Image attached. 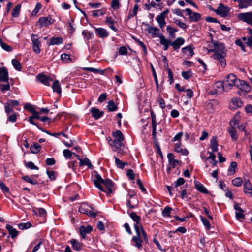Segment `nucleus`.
<instances>
[{
    "mask_svg": "<svg viewBox=\"0 0 252 252\" xmlns=\"http://www.w3.org/2000/svg\"><path fill=\"white\" fill-rule=\"evenodd\" d=\"M0 45L1 48L7 52H11L12 51V48L6 43L3 42L2 39L0 38Z\"/></svg>",
    "mask_w": 252,
    "mask_h": 252,
    "instance_id": "43",
    "label": "nucleus"
},
{
    "mask_svg": "<svg viewBox=\"0 0 252 252\" xmlns=\"http://www.w3.org/2000/svg\"><path fill=\"white\" fill-rule=\"evenodd\" d=\"M115 164L117 167L123 169L125 167V165H127V163L122 162L121 160H120L117 157H115Z\"/></svg>",
    "mask_w": 252,
    "mask_h": 252,
    "instance_id": "45",
    "label": "nucleus"
},
{
    "mask_svg": "<svg viewBox=\"0 0 252 252\" xmlns=\"http://www.w3.org/2000/svg\"><path fill=\"white\" fill-rule=\"evenodd\" d=\"M31 40L33 51L36 54H39L41 51L40 48L41 46V43L39 40L38 35L32 34L31 35Z\"/></svg>",
    "mask_w": 252,
    "mask_h": 252,
    "instance_id": "6",
    "label": "nucleus"
},
{
    "mask_svg": "<svg viewBox=\"0 0 252 252\" xmlns=\"http://www.w3.org/2000/svg\"><path fill=\"white\" fill-rule=\"evenodd\" d=\"M36 78L41 83L44 85L49 86L50 82L52 81V79L49 76H47L43 73H39L36 76Z\"/></svg>",
    "mask_w": 252,
    "mask_h": 252,
    "instance_id": "10",
    "label": "nucleus"
},
{
    "mask_svg": "<svg viewBox=\"0 0 252 252\" xmlns=\"http://www.w3.org/2000/svg\"><path fill=\"white\" fill-rule=\"evenodd\" d=\"M150 67H151V70H152V74H153V77H154V81H155V83H156L157 90V91H158V89H159V84H158V77H157V75L155 69V68H154V66H153V64L152 63H150Z\"/></svg>",
    "mask_w": 252,
    "mask_h": 252,
    "instance_id": "36",
    "label": "nucleus"
},
{
    "mask_svg": "<svg viewBox=\"0 0 252 252\" xmlns=\"http://www.w3.org/2000/svg\"><path fill=\"white\" fill-rule=\"evenodd\" d=\"M11 113H12L11 114H10L9 115H8L7 121L12 122V123L15 122L17 120L16 115L14 112Z\"/></svg>",
    "mask_w": 252,
    "mask_h": 252,
    "instance_id": "60",
    "label": "nucleus"
},
{
    "mask_svg": "<svg viewBox=\"0 0 252 252\" xmlns=\"http://www.w3.org/2000/svg\"><path fill=\"white\" fill-rule=\"evenodd\" d=\"M237 17L239 20L245 22L252 27V12L239 13Z\"/></svg>",
    "mask_w": 252,
    "mask_h": 252,
    "instance_id": "7",
    "label": "nucleus"
},
{
    "mask_svg": "<svg viewBox=\"0 0 252 252\" xmlns=\"http://www.w3.org/2000/svg\"><path fill=\"white\" fill-rule=\"evenodd\" d=\"M12 65L14 66V67L17 70L20 71L21 69V65L20 64V63L16 59H13L12 60Z\"/></svg>",
    "mask_w": 252,
    "mask_h": 252,
    "instance_id": "50",
    "label": "nucleus"
},
{
    "mask_svg": "<svg viewBox=\"0 0 252 252\" xmlns=\"http://www.w3.org/2000/svg\"><path fill=\"white\" fill-rule=\"evenodd\" d=\"M72 248L75 251H80L81 249V244L78 242L76 239H72L70 241Z\"/></svg>",
    "mask_w": 252,
    "mask_h": 252,
    "instance_id": "30",
    "label": "nucleus"
},
{
    "mask_svg": "<svg viewBox=\"0 0 252 252\" xmlns=\"http://www.w3.org/2000/svg\"><path fill=\"white\" fill-rule=\"evenodd\" d=\"M21 6L20 4L17 5L12 11V15L14 17H17L20 11Z\"/></svg>",
    "mask_w": 252,
    "mask_h": 252,
    "instance_id": "44",
    "label": "nucleus"
},
{
    "mask_svg": "<svg viewBox=\"0 0 252 252\" xmlns=\"http://www.w3.org/2000/svg\"><path fill=\"white\" fill-rule=\"evenodd\" d=\"M55 22V19H52L50 16L47 17H41L38 20L40 27H47Z\"/></svg>",
    "mask_w": 252,
    "mask_h": 252,
    "instance_id": "8",
    "label": "nucleus"
},
{
    "mask_svg": "<svg viewBox=\"0 0 252 252\" xmlns=\"http://www.w3.org/2000/svg\"><path fill=\"white\" fill-rule=\"evenodd\" d=\"M90 112L92 114V117L96 120L99 119L104 114L103 111H100L98 108L95 107H92Z\"/></svg>",
    "mask_w": 252,
    "mask_h": 252,
    "instance_id": "18",
    "label": "nucleus"
},
{
    "mask_svg": "<svg viewBox=\"0 0 252 252\" xmlns=\"http://www.w3.org/2000/svg\"><path fill=\"white\" fill-rule=\"evenodd\" d=\"M194 185L195 188L198 191L205 194H207L208 193L207 189L203 185V184L199 181L195 180L194 181Z\"/></svg>",
    "mask_w": 252,
    "mask_h": 252,
    "instance_id": "21",
    "label": "nucleus"
},
{
    "mask_svg": "<svg viewBox=\"0 0 252 252\" xmlns=\"http://www.w3.org/2000/svg\"><path fill=\"white\" fill-rule=\"evenodd\" d=\"M185 43V40L183 38L180 37H178L174 41H171V46H172L173 48L175 50H178L181 46L183 45Z\"/></svg>",
    "mask_w": 252,
    "mask_h": 252,
    "instance_id": "14",
    "label": "nucleus"
},
{
    "mask_svg": "<svg viewBox=\"0 0 252 252\" xmlns=\"http://www.w3.org/2000/svg\"><path fill=\"white\" fill-rule=\"evenodd\" d=\"M216 13L222 17H225L228 13V8L225 7L223 4L220 3L218 8L215 10Z\"/></svg>",
    "mask_w": 252,
    "mask_h": 252,
    "instance_id": "13",
    "label": "nucleus"
},
{
    "mask_svg": "<svg viewBox=\"0 0 252 252\" xmlns=\"http://www.w3.org/2000/svg\"><path fill=\"white\" fill-rule=\"evenodd\" d=\"M120 0H112L111 7L115 10H117L120 8V3L119 2Z\"/></svg>",
    "mask_w": 252,
    "mask_h": 252,
    "instance_id": "56",
    "label": "nucleus"
},
{
    "mask_svg": "<svg viewBox=\"0 0 252 252\" xmlns=\"http://www.w3.org/2000/svg\"><path fill=\"white\" fill-rule=\"evenodd\" d=\"M92 230L93 228L90 225H87L86 227L82 225L79 228L80 235L83 239H85L86 238V234L90 233Z\"/></svg>",
    "mask_w": 252,
    "mask_h": 252,
    "instance_id": "11",
    "label": "nucleus"
},
{
    "mask_svg": "<svg viewBox=\"0 0 252 252\" xmlns=\"http://www.w3.org/2000/svg\"><path fill=\"white\" fill-rule=\"evenodd\" d=\"M231 103L234 105L233 107V108L234 109H236L243 106V102L240 98H232L231 100Z\"/></svg>",
    "mask_w": 252,
    "mask_h": 252,
    "instance_id": "32",
    "label": "nucleus"
},
{
    "mask_svg": "<svg viewBox=\"0 0 252 252\" xmlns=\"http://www.w3.org/2000/svg\"><path fill=\"white\" fill-rule=\"evenodd\" d=\"M249 191H252V185L249 180H247L244 183L243 191L245 193H247Z\"/></svg>",
    "mask_w": 252,
    "mask_h": 252,
    "instance_id": "34",
    "label": "nucleus"
},
{
    "mask_svg": "<svg viewBox=\"0 0 252 252\" xmlns=\"http://www.w3.org/2000/svg\"><path fill=\"white\" fill-rule=\"evenodd\" d=\"M41 148V146L40 145L37 143H35L31 147L30 149L32 153L37 154L40 151Z\"/></svg>",
    "mask_w": 252,
    "mask_h": 252,
    "instance_id": "38",
    "label": "nucleus"
},
{
    "mask_svg": "<svg viewBox=\"0 0 252 252\" xmlns=\"http://www.w3.org/2000/svg\"><path fill=\"white\" fill-rule=\"evenodd\" d=\"M134 228L136 233L135 236L141 237V234L142 230H143V228L141 224H134Z\"/></svg>",
    "mask_w": 252,
    "mask_h": 252,
    "instance_id": "39",
    "label": "nucleus"
},
{
    "mask_svg": "<svg viewBox=\"0 0 252 252\" xmlns=\"http://www.w3.org/2000/svg\"><path fill=\"white\" fill-rule=\"evenodd\" d=\"M109 111L113 112L117 110V105L115 103L113 100H110L108 102L107 106Z\"/></svg>",
    "mask_w": 252,
    "mask_h": 252,
    "instance_id": "37",
    "label": "nucleus"
},
{
    "mask_svg": "<svg viewBox=\"0 0 252 252\" xmlns=\"http://www.w3.org/2000/svg\"><path fill=\"white\" fill-rule=\"evenodd\" d=\"M187 14L189 16V22H197L201 19V15L199 13L193 12L190 8H186L185 10Z\"/></svg>",
    "mask_w": 252,
    "mask_h": 252,
    "instance_id": "9",
    "label": "nucleus"
},
{
    "mask_svg": "<svg viewBox=\"0 0 252 252\" xmlns=\"http://www.w3.org/2000/svg\"><path fill=\"white\" fill-rule=\"evenodd\" d=\"M82 35H83L85 39L86 40H89L91 39L93 37V33L89 32L88 30H84L82 32Z\"/></svg>",
    "mask_w": 252,
    "mask_h": 252,
    "instance_id": "49",
    "label": "nucleus"
},
{
    "mask_svg": "<svg viewBox=\"0 0 252 252\" xmlns=\"http://www.w3.org/2000/svg\"><path fill=\"white\" fill-rule=\"evenodd\" d=\"M78 159L80 161L79 165L80 166L87 165L90 169H92L93 168V166L92 165L90 160L88 158H85L84 159L78 158Z\"/></svg>",
    "mask_w": 252,
    "mask_h": 252,
    "instance_id": "24",
    "label": "nucleus"
},
{
    "mask_svg": "<svg viewBox=\"0 0 252 252\" xmlns=\"http://www.w3.org/2000/svg\"><path fill=\"white\" fill-rule=\"evenodd\" d=\"M24 109H27L30 112L32 113V116L29 117V122L35 126H37V124L33 121V118H38L39 113L37 112L31 103H27L24 106Z\"/></svg>",
    "mask_w": 252,
    "mask_h": 252,
    "instance_id": "5",
    "label": "nucleus"
},
{
    "mask_svg": "<svg viewBox=\"0 0 252 252\" xmlns=\"http://www.w3.org/2000/svg\"><path fill=\"white\" fill-rule=\"evenodd\" d=\"M129 216L130 218L135 222V224H141V218L140 216H138L135 212H131Z\"/></svg>",
    "mask_w": 252,
    "mask_h": 252,
    "instance_id": "35",
    "label": "nucleus"
},
{
    "mask_svg": "<svg viewBox=\"0 0 252 252\" xmlns=\"http://www.w3.org/2000/svg\"><path fill=\"white\" fill-rule=\"evenodd\" d=\"M242 183L243 181L240 177L236 178L232 181V184L236 187H239L241 186Z\"/></svg>",
    "mask_w": 252,
    "mask_h": 252,
    "instance_id": "52",
    "label": "nucleus"
},
{
    "mask_svg": "<svg viewBox=\"0 0 252 252\" xmlns=\"http://www.w3.org/2000/svg\"><path fill=\"white\" fill-rule=\"evenodd\" d=\"M6 228L12 239L16 238L18 236L19 233L18 231L14 228L12 226L7 224L6 226Z\"/></svg>",
    "mask_w": 252,
    "mask_h": 252,
    "instance_id": "22",
    "label": "nucleus"
},
{
    "mask_svg": "<svg viewBox=\"0 0 252 252\" xmlns=\"http://www.w3.org/2000/svg\"><path fill=\"white\" fill-rule=\"evenodd\" d=\"M252 0H238L239 8H245L251 4Z\"/></svg>",
    "mask_w": 252,
    "mask_h": 252,
    "instance_id": "25",
    "label": "nucleus"
},
{
    "mask_svg": "<svg viewBox=\"0 0 252 252\" xmlns=\"http://www.w3.org/2000/svg\"><path fill=\"white\" fill-rule=\"evenodd\" d=\"M132 241L135 243L133 245L135 247L138 249H141L142 247V242L143 240L141 239V237L133 236L132 238Z\"/></svg>",
    "mask_w": 252,
    "mask_h": 252,
    "instance_id": "27",
    "label": "nucleus"
},
{
    "mask_svg": "<svg viewBox=\"0 0 252 252\" xmlns=\"http://www.w3.org/2000/svg\"><path fill=\"white\" fill-rule=\"evenodd\" d=\"M240 82V80L237 78L234 74H229L227 76L226 80L223 83H219V84L222 87V90L228 91L233 86H236L238 83Z\"/></svg>",
    "mask_w": 252,
    "mask_h": 252,
    "instance_id": "4",
    "label": "nucleus"
},
{
    "mask_svg": "<svg viewBox=\"0 0 252 252\" xmlns=\"http://www.w3.org/2000/svg\"><path fill=\"white\" fill-rule=\"evenodd\" d=\"M185 182V180L183 178L180 177L177 179L175 183V187L177 188L178 187L183 185Z\"/></svg>",
    "mask_w": 252,
    "mask_h": 252,
    "instance_id": "62",
    "label": "nucleus"
},
{
    "mask_svg": "<svg viewBox=\"0 0 252 252\" xmlns=\"http://www.w3.org/2000/svg\"><path fill=\"white\" fill-rule=\"evenodd\" d=\"M22 179L27 182H28L32 185H36L38 184L37 181L32 180L28 176H25L22 177Z\"/></svg>",
    "mask_w": 252,
    "mask_h": 252,
    "instance_id": "61",
    "label": "nucleus"
},
{
    "mask_svg": "<svg viewBox=\"0 0 252 252\" xmlns=\"http://www.w3.org/2000/svg\"><path fill=\"white\" fill-rule=\"evenodd\" d=\"M234 208L236 210L235 216L238 220L244 219L245 215L243 214L244 210L239 206L238 203H235L234 205Z\"/></svg>",
    "mask_w": 252,
    "mask_h": 252,
    "instance_id": "17",
    "label": "nucleus"
},
{
    "mask_svg": "<svg viewBox=\"0 0 252 252\" xmlns=\"http://www.w3.org/2000/svg\"><path fill=\"white\" fill-rule=\"evenodd\" d=\"M218 144L216 137H213L210 140V148L212 152H217L218 150Z\"/></svg>",
    "mask_w": 252,
    "mask_h": 252,
    "instance_id": "29",
    "label": "nucleus"
},
{
    "mask_svg": "<svg viewBox=\"0 0 252 252\" xmlns=\"http://www.w3.org/2000/svg\"><path fill=\"white\" fill-rule=\"evenodd\" d=\"M94 177V183L96 188L108 194L113 192L115 190V184L110 179L104 180L97 173L95 174Z\"/></svg>",
    "mask_w": 252,
    "mask_h": 252,
    "instance_id": "2",
    "label": "nucleus"
},
{
    "mask_svg": "<svg viewBox=\"0 0 252 252\" xmlns=\"http://www.w3.org/2000/svg\"><path fill=\"white\" fill-rule=\"evenodd\" d=\"M112 136L114 138V140L110 137L107 138L108 144L112 147L113 151H117L118 153L122 154L121 148L123 146L122 142L124 139L123 133L120 130H117L112 133Z\"/></svg>",
    "mask_w": 252,
    "mask_h": 252,
    "instance_id": "3",
    "label": "nucleus"
},
{
    "mask_svg": "<svg viewBox=\"0 0 252 252\" xmlns=\"http://www.w3.org/2000/svg\"><path fill=\"white\" fill-rule=\"evenodd\" d=\"M32 224L30 222L20 223L18 224V228L21 230L27 229L31 227Z\"/></svg>",
    "mask_w": 252,
    "mask_h": 252,
    "instance_id": "47",
    "label": "nucleus"
},
{
    "mask_svg": "<svg viewBox=\"0 0 252 252\" xmlns=\"http://www.w3.org/2000/svg\"><path fill=\"white\" fill-rule=\"evenodd\" d=\"M182 50L184 54H187L188 53L190 57H192L194 54L193 50L190 46L184 47Z\"/></svg>",
    "mask_w": 252,
    "mask_h": 252,
    "instance_id": "40",
    "label": "nucleus"
},
{
    "mask_svg": "<svg viewBox=\"0 0 252 252\" xmlns=\"http://www.w3.org/2000/svg\"><path fill=\"white\" fill-rule=\"evenodd\" d=\"M200 219L203 225L207 228V230H209L211 226L210 223L208 220L202 216H200Z\"/></svg>",
    "mask_w": 252,
    "mask_h": 252,
    "instance_id": "53",
    "label": "nucleus"
},
{
    "mask_svg": "<svg viewBox=\"0 0 252 252\" xmlns=\"http://www.w3.org/2000/svg\"><path fill=\"white\" fill-rule=\"evenodd\" d=\"M147 31L149 34H151L153 37H158L159 38L160 30L156 27H152L148 25Z\"/></svg>",
    "mask_w": 252,
    "mask_h": 252,
    "instance_id": "12",
    "label": "nucleus"
},
{
    "mask_svg": "<svg viewBox=\"0 0 252 252\" xmlns=\"http://www.w3.org/2000/svg\"><path fill=\"white\" fill-rule=\"evenodd\" d=\"M174 23L176 25H177L179 27L183 29H186L187 27L186 24L184 22H181L180 20L174 19Z\"/></svg>",
    "mask_w": 252,
    "mask_h": 252,
    "instance_id": "59",
    "label": "nucleus"
},
{
    "mask_svg": "<svg viewBox=\"0 0 252 252\" xmlns=\"http://www.w3.org/2000/svg\"><path fill=\"white\" fill-rule=\"evenodd\" d=\"M89 210V206L86 204H83L79 208V212L81 213L88 215Z\"/></svg>",
    "mask_w": 252,
    "mask_h": 252,
    "instance_id": "41",
    "label": "nucleus"
},
{
    "mask_svg": "<svg viewBox=\"0 0 252 252\" xmlns=\"http://www.w3.org/2000/svg\"><path fill=\"white\" fill-rule=\"evenodd\" d=\"M105 23L108 25L109 28L112 29L113 31L116 32L117 31V29L113 26V24L114 23V21L111 17H107L106 18V20L105 21Z\"/></svg>",
    "mask_w": 252,
    "mask_h": 252,
    "instance_id": "28",
    "label": "nucleus"
},
{
    "mask_svg": "<svg viewBox=\"0 0 252 252\" xmlns=\"http://www.w3.org/2000/svg\"><path fill=\"white\" fill-rule=\"evenodd\" d=\"M236 87L246 92H249L251 90L250 85L244 80H240V82L238 83Z\"/></svg>",
    "mask_w": 252,
    "mask_h": 252,
    "instance_id": "19",
    "label": "nucleus"
},
{
    "mask_svg": "<svg viewBox=\"0 0 252 252\" xmlns=\"http://www.w3.org/2000/svg\"><path fill=\"white\" fill-rule=\"evenodd\" d=\"M192 72L191 70L187 71H182V76L186 80H188L192 76Z\"/></svg>",
    "mask_w": 252,
    "mask_h": 252,
    "instance_id": "51",
    "label": "nucleus"
},
{
    "mask_svg": "<svg viewBox=\"0 0 252 252\" xmlns=\"http://www.w3.org/2000/svg\"><path fill=\"white\" fill-rule=\"evenodd\" d=\"M8 72L5 67H0V81L8 82Z\"/></svg>",
    "mask_w": 252,
    "mask_h": 252,
    "instance_id": "15",
    "label": "nucleus"
},
{
    "mask_svg": "<svg viewBox=\"0 0 252 252\" xmlns=\"http://www.w3.org/2000/svg\"><path fill=\"white\" fill-rule=\"evenodd\" d=\"M95 32L98 37L104 38L109 36V33L107 30L103 28H95Z\"/></svg>",
    "mask_w": 252,
    "mask_h": 252,
    "instance_id": "16",
    "label": "nucleus"
},
{
    "mask_svg": "<svg viewBox=\"0 0 252 252\" xmlns=\"http://www.w3.org/2000/svg\"><path fill=\"white\" fill-rule=\"evenodd\" d=\"M228 131L233 141H237L238 138V135L235 127H229Z\"/></svg>",
    "mask_w": 252,
    "mask_h": 252,
    "instance_id": "23",
    "label": "nucleus"
},
{
    "mask_svg": "<svg viewBox=\"0 0 252 252\" xmlns=\"http://www.w3.org/2000/svg\"><path fill=\"white\" fill-rule=\"evenodd\" d=\"M174 28L171 26L168 25L166 28L167 32L169 33L170 37L174 38L175 37V34L174 32Z\"/></svg>",
    "mask_w": 252,
    "mask_h": 252,
    "instance_id": "55",
    "label": "nucleus"
},
{
    "mask_svg": "<svg viewBox=\"0 0 252 252\" xmlns=\"http://www.w3.org/2000/svg\"><path fill=\"white\" fill-rule=\"evenodd\" d=\"M46 173L51 180H55L57 175L56 172L53 170L49 171L47 170Z\"/></svg>",
    "mask_w": 252,
    "mask_h": 252,
    "instance_id": "48",
    "label": "nucleus"
},
{
    "mask_svg": "<svg viewBox=\"0 0 252 252\" xmlns=\"http://www.w3.org/2000/svg\"><path fill=\"white\" fill-rule=\"evenodd\" d=\"M52 88L54 92L60 94L62 92L61 87L58 80H55L54 81Z\"/></svg>",
    "mask_w": 252,
    "mask_h": 252,
    "instance_id": "33",
    "label": "nucleus"
},
{
    "mask_svg": "<svg viewBox=\"0 0 252 252\" xmlns=\"http://www.w3.org/2000/svg\"><path fill=\"white\" fill-rule=\"evenodd\" d=\"M63 38L61 37H53L51 38L48 45H59L63 43Z\"/></svg>",
    "mask_w": 252,
    "mask_h": 252,
    "instance_id": "26",
    "label": "nucleus"
},
{
    "mask_svg": "<svg viewBox=\"0 0 252 252\" xmlns=\"http://www.w3.org/2000/svg\"><path fill=\"white\" fill-rule=\"evenodd\" d=\"M159 39L160 43L164 47V50H167L168 49L169 45H171V40L166 39L165 36L162 34H160V36H159Z\"/></svg>",
    "mask_w": 252,
    "mask_h": 252,
    "instance_id": "20",
    "label": "nucleus"
},
{
    "mask_svg": "<svg viewBox=\"0 0 252 252\" xmlns=\"http://www.w3.org/2000/svg\"><path fill=\"white\" fill-rule=\"evenodd\" d=\"M63 156L67 158H70L72 157V155L74 154V153L71 152L68 149H64L63 151Z\"/></svg>",
    "mask_w": 252,
    "mask_h": 252,
    "instance_id": "64",
    "label": "nucleus"
},
{
    "mask_svg": "<svg viewBox=\"0 0 252 252\" xmlns=\"http://www.w3.org/2000/svg\"><path fill=\"white\" fill-rule=\"evenodd\" d=\"M4 109L7 115H9L14 112V107H12L7 102L4 103Z\"/></svg>",
    "mask_w": 252,
    "mask_h": 252,
    "instance_id": "46",
    "label": "nucleus"
},
{
    "mask_svg": "<svg viewBox=\"0 0 252 252\" xmlns=\"http://www.w3.org/2000/svg\"><path fill=\"white\" fill-rule=\"evenodd\" d=\"M165 17L160 14L157 16L156 20L158 24L159 27L162 29L166 24Z\"/></svg>",
    "mask_w": 252,
    "mask_h": 252,
    "instance_id": "31",
    "label": "nucleus"
},
{
    "mask_svg": "<svg viewBox=\"0 0 252 252\" xmlns=\"http://www.w3.org/2000/svg\"><path fill=\"white\" fill-rule=\"evenodd\" d=\"M211 43L213 44L212 48L208 50L209 52H214L213 58L218 61L222 67L224 68L226 65L225 57L226 56L227 50L224 45L219 41L212 39Z\"/></svg>",
    "mask_w": 252,
    "mask_h": 252,
    "instance_id": "1",
    "label": "nucleus"
},
{
    "mask_svg": "<svg viewBox=\"0 0 252 252\" xmlns=\"http://www.w3.org/2000/svg\"><path fill=\"white\" fill-rule=\"evenodd\" d=\"M26 167L31 170H38V167L35 166L32 161H29L26 163Z\"/></svg>",
    "mask_w": 252,
    "mask_h": 252,
    "instance_id": "58",
    "label": "nucleus"
},
{
    "mask_svg": "<svg viewBox=\"0 0 252 252\" xmlns=\"http://www.w3.org/2000/svg\"><path fill=\"white\" fill-rule=\"evenodd\" d=\"M172 208L169 207H166L162 211V214L163 217H169Z\"/></svg>",
    "mask_w": 252,
    "mask_h": 252,
    "instance_id": "57",
    "label": "nucleus"
},
{
    "mask_svg": "<svg viewBox=\"0 0 252 252\" xmlns=\"http://www.w3.org/2000/svg\"><path fill=\"white\" fill-rule=\"evenodd\" d=\"M237 164L236 162L233 161L230 163V165L228 169V172L230 175L234 174L235 173V169L237 167Z\"/></svg>",
    "mask_w": 252,
    "mask_h": 252,
    "instance_id": "42",
    "label": "nucleus"
},
{
    "mask_svg": "<svg viewBox=\"0 0 252 252\" xmlns=\"http://www.w3.org/2000/svg\"><path fill=\"white\" fill-rule=\"evenodd\" d=\"M168 72V81L170 84H172L174 82V78H173V74L170 68H167V69Z\"/></svg>",
    "mask_w": 252,
    "mask_h": 252,
    "instance_id": "54",
    "label": "nucleus"
},
{
    "mask_svg": "<svg viewBox=\"0 0 252 252\" xmlns=\"http://www.w3.org/2000/svg\"><path fill=\"white\" fill-rule=\"evenodd\" d=\"M104 14V12L102 10H97L92 11V15L94 17H98Z\"/></svg>",
    "mask_w": 252,
    "mask_h": 252,
    "instance_id": "63",
    "label": "nucleus"
}]
</instances>
